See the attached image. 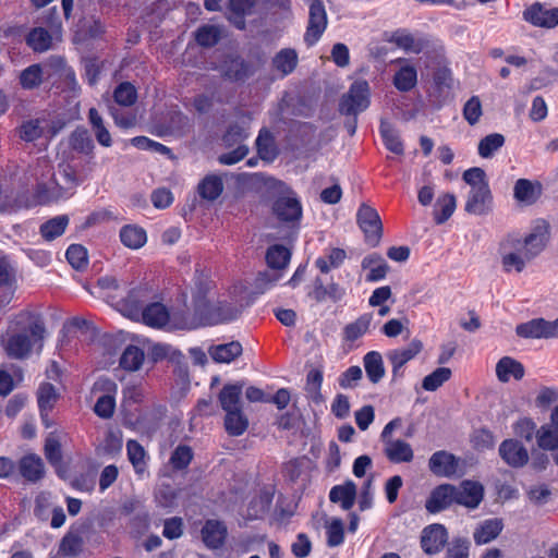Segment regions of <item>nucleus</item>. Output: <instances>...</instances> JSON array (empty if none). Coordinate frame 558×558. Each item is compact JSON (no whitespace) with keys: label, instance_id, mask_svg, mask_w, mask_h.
<instances>
[{"label":"nucleus","instance_id":"nucleus-1","mask_svg":"<svg viewBox=\"0 0 558 558\" xmlns=\"http://www.w3.org/2000/svg\"><path fill=\"white\" fill-rule=\"evenodd\" d=\"M548 241L549 225L545 220H537L525 236L508 233L498 245L504 272L521 274L526 264L545 250Z\"/></svg>","mask_w":558,"mask_h":558},{"label":"nucleus","instance_id":"nucleus-2","mask_svg":"<svg viewBox=\"0 0 558 558\" xmlns=\"http://www.w3.org/2000/svg\"><path fill=\"white\" fill-rule=\"evenodd\" d=\"M24 327L19 331L8 333L3 339V347L7 354L13 359H25L29 355L33 348L43 347L45 337V326L43 320L29 313L22 314Z\"/></svg>","mask_w":558,"mask_h":558},{"label":"nucleus","instance_id":"nucleus-3","mask_svg":"<svg viewBox=\"0 0 558 558\" xmlns=\"http://www.w3.org/2000/svg\"><path fill=\"white\" fill-rule=\"evenodd\" d=\"M462 180L470 186L464 210L473 216H487L494 209V196L486 172L480 167L465 170Z\"/></svg>","mask_w":558,"mask_h":558},{"label":"nucleus","instance_id":"nucleus-4","mask_svg":"<svg viewBox=\"0 0 558 558\" xmlns=\"http://www.w3.org/2000/svg\"><path fill=\"white\" fill-rule=\"evenodd\" d=\"M209 290V286L207 282L199 281L196 284V290L193 293V302H194V311L201 320H205L207 323H219L225 320H231L238 317L240 311L239 308L231 305H222L220 304L217 308L216 317L209 314V305L206 300V293Z\"/></svg>","mask_w":558,"mask_h":558},{"label":"nucleus","instance_id":"nucleus-5","mask_svg":"<svg viewBox=\"0 0 558 558\" xmlns=\"http://www.w3.org/2000/svg\"><path fill=\"white\" fill-rule=\"evenodd\" d=\"M356 222L364 233L365 242L375 247L383 236V222L375 208L362 204L356 213Z\"/></svg>","mask_w":558,"mask_h":558},{"label":"nucleus","instance_id":"nucleus-6","mask_svg":"<svg viewBox=\"0 0 558 558\" xmlns=\"http://www.w3.org/2000/svg\"><path fill=\"white\" fill-rule=\"evenodd\" d=\"M369 106V85L366 81L354 82L349 92L342 96L340 112L347 116H355Z\"/></svg>","mask_w":558,"mask_h":558},{"label":"nucleus","instance_id":"nucleus-7","mask_svg":"<svg viewBox=\"0 0 558 558\" xmlns=\"http://www.w3.org/2000/svg\"><path fill=\"white\" fill-rule=\"evenodd\" d=\"M515 333L523 339L558 338V318L551 322L544 318H533L517 325Z\"/></svg>","mask_w":558,"mask_h":558},{"label":"nucleus","instance_id":"nucleus-8","mask_svg":"<svg viewBox=\"0 0 558 558\" xmlns=\"http://www.w3.org/2000/svg\"><path fill=\"white\" fill-rule=\"evenodd\" d=\"M310 4L308 25L304 40L308 46L314 45L327 27V13L322 0H307Z\"/></svg>","mask_w":558,"mask_h":558},{"label":"nucleus","instance_id":"nucleus-9","mask_svg":"<svg viewBox=\"0 0 558 558\" xmlns=\"http://www.w3.org/2000/svg\"><path fill=\"white\" fill-rule=\"evenodd\" d=\"M502 461L513 468L521 469L525 466L530 460L529 451L519 439H505L498 449Z\"/></svg>","mask_w":558,"mask_h":558},{"label":"nucleus","instance_id":"nucleus-10","mask_svg":"<svg viewBox=\"0 0 558 558\" xmlns=\"http://www.w3.org/2000/svg\"><path fill=\"white\" fill-rule=\"evenodd\" d=\"M523 19L536 27L554 28L558 25V8L547 9L535 2L523 11Z\"/></svg>","mask_w":558,"mask_h":558},{"label":"nucleus","instance_id":"nucleus-11","mask_svg":"<svg viewBox=\"0 0 558 558\" xmlns=\"http://www.w3.org/2000/svg\"><path fill=\"white\" fill-rule=\"evenodd\" d=\"M423 349L422 341L413 339L405 348L395 349L387 353V359L392 366V377H401V368L414 359Z\"/></svg>","mask_w":558,"mask_h":558},{"label":"nucleus","instance_id":"nucleus-12","mask_svg":"<svg viewBox=\"0 0 558 558\" xmlns=\"http://www.w3.org/2000/svg\"><path fill=\"white\" fill-rule=\"evenodd\" d=\"M272 211L278 220L292 223H298L302 217V206L296 197L280 196L272 205Z\"/></svg>","mask_w":558,"mask_h":558},{"label":"nucleus","instance_id":"nucleus-13","mask_svg":"<svg viewBox=\"0 0 558 558\" xmlns=\"http://www.w3.org/2000/svg\"><path fill=\"white\" fill-rule=\"evenodd\" d=\"M456 486L451 484H441L435 487L426 500V510L429 513H437L449 508L456 504Z\"/></svg>","mask_w":558,"mask_h":558},{"label":"nucleus","instance_id":"nucleus-14","mask_svg":"<svg viewBox=\"0 0 558 558\" xmlns=\"http://www.w3.org/2000/svg\"><path fill=\"white\" fill-rule=\"evenodd\" d=\"M456 504L470 509H475L484 498V487L474 481H463L456 486Z\"/></svg>","mask_w":558,"mask_h":558},{"label":"nucleus","instance_id":"nucleus-15","mask_svg":"<svg viewBox=\"0 0 558 558\" xmlns=\"http://www.w3.org/2000/svg\"><path fill=\"white\" fill-rule=\"evenodd\" d=\"M448 539V533L444 525L432 524L425 527L421 535L422 549L427 555L439 553Z\"/></svg>","mask_w":558,"mask_h":558},{"label":"nucleus","instance_id":"nucleus-16","mask_svg":"<svg viewBox=\"0 0 558 558\" xmlns=\"http://www.w3.org/2000/svg\"><path fill=\"white\" fill-rule=\"evenodd\" d=\"M428 468L436 476L450 477L457 473L458 459L448 451H436L429 458Z\"/></svg>","mask_w":558,"mask_h":558},{"label":"nucleus","instance_id":"nucleus-17","mask_svg":"<svg viewBox=\"0 0 558 558\" xmlns=\"http://www.w3.org/2000/svg\"><path fill=\"white\" fill-rule=\"evenodd\" d=\"M204 544L210 549H218L223 546L228 530L226 524L219 520H207L201 531Z\"/></svg>","mask_w":558,"mask_h":558},{"label":"nucleus","instance_id":"nucleus-18","mask_svg":"<svg viewBox=\"0 0 558 558\" xmlns=\"http://www.w3.org/2000/svg\"><path fill=\"white\" fill-rule=\"evenodd\" d=\"M383 444L384 453L392 463H409L414 458L411 445L402 439H389Z\"/></svg>","mask_w":558,"mask_h":558},{"label":"nucleus","instance_id":"nucleus-19","mask_svg":"<svg viewBox=\"0 0 558 558\" xmlns=\"http://www.w3.org/2000/svg\"><path fill=\"white\" fill-rule=\"evenodd\" d=\"M524 374L523 364L513 357L504 356L496 364V376L501 383H508L511 377L521 380Z\"/></svg>","mask_w":558,"mask_h":558},{"label":"nucleus","instance_id":"nucleus-20","mask_svg":"<svg viewBox=\"0 0 558 558\" xmlns=\"http://www.w3.org/2000/svg\"><path fill=\"white\" fill-rule=\"evenodd\" d=\"M19 470L21 475L32 483L38 482L45 474L44 462L35 453L24 456L19 462Z\"/></svg>","mask_w":558,"mask_h":558},{"label":"nucleus","instance_id":"nucleus-21","mask_svg":"<svg viewBox=\"0 0 558 558\" xmlns=\"http://www.w3.org/2000/svg\"><path fill=\"white\" fill-rule=\"evenodd\" d=\"M308 295L318 303L327 300L336 303L344 295V289L336 282L324 286L323 280L320 278H316L314 281V288Z\"/></svg>","mask_w":558,"mask_h":558},{"label":"nucleus","instance_id":"nucleus-22","mask_svg":"<svg viewBox=\"0 0 558 558\" xmlns=\"http://www.w3.org/2000/svg\"><path fill=\"white\" fill-rule=\"evenodd\" d=\"M329 499L333 504H340L343 510H350L356 499V485L347 481L342 485L333 486L329 492Z\"/></svg>","mask_w":558,"mask_h":558},{"label":"nucleus","instance_id":"nucleus-23","mask_svg":"<svg viewBox=\"0 0 558 558\" xmlns=\"http://www.w3.org/2000/svg\"><path fill=\"white\" fill-rule=\"evenodd\" d=\"M504 522L499 518L488 519L478 524L473 533L475 544H487L499 536Z\"/></svg>","mask_w":558,"mask_h":558},{"label":"nucleus","instance_id":"nucleus-24","mask_svg":"<svg viewBox=\"0 0 558 558\" xmlns=\"http://www.w3.org/2000/svg\"><path fill=\"white\" fill-rule=\"evenodd\" d=\"M142 318L149 327L162 328L170 320V313L163 304L155 302L143 308Z\"/></svg>","mask_w":558,"mask_h":558},{"label":"nucleus","instance_id":"nucleus-25","mask_svg":"<svg viewBox=\"0 0 558 558\" xmlns=\"http://www.w3.org/2000/svg\"><path fill=\"white\" fill-rule=\"evenodd\" d=\"M542 185L536 182L533 183L527 179H519L514 183L513 196L514 198L523 204H534L541 195Z\"/></svg>","mask_w":558,"mask_h":558},{"label":"nucleus","instance_id":"nucleus-26","mask_svg":"<svg viewBox=\"0 0 558 558\" xmlns=\"http://www.w3.org/2000/svg\"><path fill=\"white\" fill-rule=\"evenodd\" d=\"M254 72L253 65L239 57L229 59L223 66L225 76L234 82L245 81Z\"/></svg>","mask_w":558,"mask_h":558},{"label":"nucleus","instance_id":"nucleus-27","mask_svg":"<svg viewBox=\"0 0 558 558\" xmlns=\"http://www.w3.org/2000/svg\"><path fill=\"white\" fill-rule=\"evenodd\" d=\"M244 384L225 385L219 392V402L225 411L241 409V395Z\"/></svg>","mask_w":558,"mask_h":558},{"label":"nucleus","instance_id":"nucleus-28","mask_svg":"<svg viewBox=\"0 0 558 558\" xmlns=\"http://www.w3.org/2000/svg\"><path fill=\"white\" fill-rule=\"evenodd\" d=\"M362 268L369 270L366 276L367 281H378L386 277L389 266L379 254L374 253L364 257Z\"/></svg>","mask_w":558,"mask_h":558},{"label":"nucleus","instance_id":"nucleus-29","mask_svg":"<svg viewBox=\"0 0 558 558\" xmlns=\"http://www.w3.org/2000/svg\"><path fill=\"white\" fill-rule=\"evenodd\" d=\"M126 452L135 473L143 476L147 468V454L144 447L138 441L130 439L126 442Z\"/></svg>","mask_w":558,"mask_h":558},{"label":"nucleus","instance_id":"nucleus-30","mask_svg":"<svg viewBox=\"0 0 558 558\" xmlns=\"http://www.w3.org/2000/svg\"><path fill=\"white\" fill-rule=\"evenodd\" d=\"M69 221L70 219L66 215L56 216L40 226L39 233L44 240L53 241L64 233Z\"/></svg>","mask_w":558,"mask_h":558},{"label":"nucleus","instance_id":"nucleus-31","mask_svg":"<svg viewBox=\"0 0 558 558\" xmlns=\"http://www.w3.org/2000/svg\"><path fill=\"white\" fill-rule=\"evenodd\" d=\"M58 399L59 393L57 392L52 384L44 383L39 386L37 391V402L43 418H46L48 416L49 412L52 410Z\"/></svg>","mask_w":558,"mask_h":558},{"label":"nucleus","instance_id":"nucleus-32","mask_svg":"<svg viewBox=\"0 0 558 558\" xmlns=\"http://www.w3.org/2000/svg\"><path fill=\"white\" fill-rule=\"evenodd\" d=\"M363 362L368 379L373 384L379 383L385 376V367L381 354L376 351H371L364 356Z\"/></svg>","mask_w":558,"mask_h":558},{"label":"nucleus","instance_id":"nucleus-33","mask_svg":"<svg viewBox=\"0 0 558 558\" xmlns=\"http://www.w3.org/2000/svg\"><path fill=\"white\" fill-rule=\"evenodd\" d=\"M25 41L35 52H44L52 47V36L44 27L33 28L27 34Z\"/></svg>","mask_w":558,"mask_h":558},{"label":"nucleus","instance_id":"nucleus-34","mask_svg":"<svg viewBox=\"0 0 558 558\" xmlns=\"http://www.w3.org/2000/svg\"><path fill=\"white\" fill-rule=\"evenodd\" d=\"M298 64V53L294 49L286 48L280 50L272 59V66L276 71L286 76L294 71Z\"/></svg>","mask_w":558,"mask_h":558},{"label":"nucleus","instance_id":"nucleus-35","mask_svg":"<svg viewBox=\"0 0 558 558\" xmlns=\"http://www.w3.org/2000/svg\"><path fill=\"white\" fill-rule=\"evenodd\" d=\"M457 206L456 196L452 193H446L437 198L434 209V219L437 225L447 221L453 214Z\"/></svg>","mask_w":558,"mask_h":558},{"label":"nucleus","instance_id":"nucleus-36","mask_svg":"<svg viewBox=\"0 0 558 558\" xmlns=\"http://www.w3.org/2000/svg\"><path fill=\"white\" fill-rule=\"evenodd\" d=\"M242 344L239 341H232L219 344L210 350V355L218 363H230L242 354Z\"/></svg>","mask_w":558,"mask_h":558},{"label":"nucleus","instance_id":"nucleus-37","mask_svg":"<svg viewBox=\"0 0 558 558\" xmlns=\"http://www.w3.org/2000/svg\"><path fill=\"white\" fill-rule=\"evenodd\" d=\"M248 426V421L241 409L226 411L225 427L229 435L240 436Z\"/></svg>","mask_w":558,"mask_h":558},{"label":"nucleus","instance_id":"nucleus-38","mask_svg":"<svg viewBox=\"0 0 558 558\" xmlns=\"http://www.w3.org/2000/svg\"><path fill=\"white\" fill-rule=\"evenodd\" d=\"M88 120L92 125L93 132L96 136L97 142L105 147L112 145V138L104 124V120L99 112L95 108H90L88 111Z\"/></svg>","mask_w":558,"mask_h":558},{"label":"nucleus","instance_id":"nucleus-39","mask_svg":"<svg viewBox=\"0 0 558 558\" xmlns=\"http://www.w3.org/2000/svg\"><path fill=\"white\" fill-rule=\"evenodd\" d=\"M380 134L388 150L397 155L403 154L404 148L399 133L389 122L381 120Z\"/></svg>","mask_w":558,"mask_h":558},{"label":"nucleus","instance_id":"nucleus-40","mask_svg":"<svg viewBox=\"0 0 558 558\" xmlns=\"http://www.w3.org/2000/svg\"><path fill=\"white\" fill-rule=\"evenodd\" d=\"M537 445L543 450L558 449V427L551 423L541 426L536 432Z\"/></svg>","mask_w":558,"mask_h":558},{"label":"nucleus","instance_id":"nucleus-41","mask_svg":"<svg viewBox=\"0 0 558 558\" xmlns=\"http://www.w3.org/2000/svg\"><path fill=\"white\" fill-rule=\"evenodd\" d=\"M223 190L222 180L214 174L205 177L198 184V193L202 198L215 201L220 196Z\"/></svg>","mask_w":558,"mask_h":558},{"label":"nucleus","instance_id":"nucleus-42","mask_svg":"<svg viewBox=\"0 0 558 558\" xmlns=\"http://www.w3.org/2000/svg\"><path fill=\"white\" fill-rule=\"evenodd\" d=\"M417 83V72L412 65L402 66L393 76V84L400 92H409Z\"/></svg>","mask_w":558,"mask_h":558},{"label":"nucleus","instance_id":"nucleus-43","mask_svg":"<svg viewBox=\"0 0 558 558\" xmlns=\"http://www.w3.org/2000/svg\"><path fill=\"white\" fill-rule=\"evenodd\" d=\"M64 189L60 186L57 182L51 181L49 183H38L36 187V199L37 202L44 204L52 201H58L61 197L65 196Z\"/></svg>","mask_w":558,"mask_h":558},{"label":"nucleus","instance_id":"nucleus-44","mask_svg":"<svg viewBox=\"0 0 558 558\" xmlns=\"http://www.w3.org/2000/svg\"><path fill=\"white\" fill-rule=\"evenodd\" d=\"M69 142L71 148L81 154L92 155L95 148L94 142L86 129L73 131Z\"/></svg>","mask_w":558,"mask_h":558},{"label":"nucleus","instance_id":"nucleus-45","mask_svg":"<svg viewBox=\"0 0 558 558\" xmlns=\"http://www.w3.org/2000/svg\"><path fill=\"white\" fill-rule=\"evenodd\" d=\"M291 257V252L283 245H272L267 250L266 262L271 269H283Z\"/></svg>","mask_w":558,"mask_h":558},{"label":"nucleus","instance_id":"nucleus-46","mask_svg":"<svg viewBox=\"0 0 558 558\" xmlns=\"http://www.w3.org/2000/svg\"><path fill=\"white\" fill-rule=\"evenodd\" d=\"M222 29L217 25H203L195 32V40L202 47H213L221 38Z\"/></svg>","mask_w":558,"mask_h":558},{"label":"nucleus","instance_id":"nucleus-47","mask_svg":"<svg viewBox=\"0 0 558 558\" xmlns=\"http://www.w3.org/2000/svg\"><path fill=\"white\" fill-rule=\"evenodd\" d=\"M283 474L292 483H305L308 478L307 462L300 459L291 460L286 463Z\"/></svg>","mask_w":558,"mask_h":558},{"label":"nucleus","instance_id":"nucleus-48","mask_svg":"<svg viewBox=\"0 0 558 558\" xmlns=\"http://www.w3.org/2000/svg\"><path fill=\"white\" fill-rule=\"evenodd\" d=\"M121 242L130 248H140L146 242V232L138 227L125 226L120 231Z\"/></svg>","mask_w":558,"mask_h":558},{"label":"nucleus","instance_id":"nucleus-49","mask_svg":"<svg viewBox=\"0 0 558 558\" xmlns=\"http://www.w3.org/2000/svg\"><path fill=\"white\" fill-rule=\"evenodd\" d=\"M257 153L258 156L267 161H271L277 156V149L274 142V138L269 131L260 130L258 137L256 140Z\"/></svg>","mask_w":558,"mask_h":558},{"label":"nucleus","instance_id":"nucleus-50","mask_svg":"<svg viewBox=\"0 0 558 558\" xmlns=\"http://www.w3.org/2000/svg\"><path fill=\"white\" fill-rule=\"evenodd\" d=\"M391 41L399 48L412 53H420L427 45L424 39H416L411 34L399 32L392 35Z\"/></svg>","mask_w":558,"mask_h":558},{"label":"nucleus","instance_id":"nucleus-51","mask_svg":"<svg viewBox=\"0 0 558 558\" xmlns=\"http://www.w3.org/2000/svg\"><path fill=\"white\" fill-rule=\"evenodd\" d=\"M43 74L40 64H32L20 73V84L24 89L37 88L43 83Z\"/></svg>","mask_w":558,"mask_h":558},{"label":"nucleus","instance_id":"nucleus-52","mask_svg":"<svg viewBox=\"0 0 558 558\" xmlns=\"http://www.w3.org/2000/svg\"><path fill=\"white\" fill-rule=\"evenodd\" d=\"M144 352L135 345H129L121 355L120 366L126 371H137L144 361Z\"/></svg>","mask_w":558,"mask_h":558},{"label":"nucleus","instance_id":"nucleus-53","mask_svg":"<svg viewBox=\"0 0 558 558\" xmlns=\"http://www.w3.org/2000/svg\"><path fill=\"white\" fill-rule=\"evenodd\" d=\"M323 383V372L319 369H311L306 376L305 391L307 397L316 403L323 401V395L320 393V387Z\"/></svg>","mask_w":558,"mask_h":558},{"label":"nucleus","instance_id":"nucleus-54","mask_svg":"<svg viewBox=\"0 0 558 558\" xmlns=\"http://www.w3.org/2000/svg\"><path fill=\"white\" fill-rule=\"evenodd\" d=\"M505 144V136L499 133H493L478 143V154L483 158H490L495 151L501 148Z\"/></svg>","mask_w":558,"mask_h":558},{"label":"nucleus","instance_id":"nucleus-55","mask_svg":"<svg viewBox=\"0 0 558 558\" xmlns=\"http://www.w3.org/2000/svg\"><path fill=\"white\" fill-rule=\"evenodd\" d=\"M537 429L536 423L530 417H521L513 424V434L526 442L536 437Z\"/></svg>","mask_w":558,"mask_h":558},{"label":"nucleus","instance_id":"nucleus-56","mask_svg":"<svg viewBox=\"0 0 558 558\" xmlns=\"http://www.w3.org/2000/svg\"><path fill=\"white\" fill-rule=\"evenodd\" d=\"M451 377V369L448 367L436 368L427 375L422 383V387L427 391H435Z\"/></svg>","mask_w":558,"mask_h":558},{"label":"nucleus","instance_id":"nucleus-57","mask_svg":"<svg viewBox=\"0 0 558 558\" xmlns=\"http://www.w3.org/2000/svg\"><path fill=\"white\" fill-rule=\"evenodd\" d=\"M44 128L39 119L28 120L19 128V136L25 142H34L41 137Z\"/></svg>","mask_w":558,"mask_h":558},{"label":"nucleus","instance_id":"nucleus-58","mask_svg":"<svg viewBox=\"0 0 558 558\" xmlns=\"http://www.w3.org/2000/svg\"><path fill=\"white\" fill-rule=\"evenodd\" d=\"M372 317L369 315H363L360 318H357L354 323H351L347 325L344 328V338L348 341H354L359 339L361 336H363L369 325H371Z\"/></svg>","mask_w":558,"mask_h":558},{"label":"nucleus","instance_id":"nucleus-59","mask_svg":"<svg viewBox=\"0 0 558 558\" xmlns=\"http://www.w3.org/2000/svg\"><path fill=\"white\" fill-rule=\"evenodd\" d=\"M66 259L76 270H83L87 266L86 248L80 244H72L66 250Z\"/></svg>","mask_w":558,"mask_h":558},{"label":"nucleus","instance_id":"nucleus-60","mask_svg":"<svg viewBox=\"0 0 558 558\" xmlns=\"http://www.w3.org/2000/svg\"><path fill=\"white\" fill-rule=\"evenodd\" d=\"M247 125L233 123L230 124L227 132L223 135V143L231 147L233 145H242L241 143L248 136Z\"/></svg>","mask_w":558,"mask_h":558},{"label":"nucleus","instance_id":"nucleus-61","mask_svg":"<svg viewBox=\"0 0 558 558\" xmlns=\"http://www.w3.org/2000/svg\"><path fill=\"white\" fill-rule=\"evenodd\" d=\"M193 459L192 449L189 446H178L170 457V464L174 470L187 468Z\"/></svg>","mask_w":558,"mask_h":558},{"label":"nucleus","instance_id":"nucleus-62","mask_svg":"<svg viewBox=\"0 0 558 558\" xmlns=\"http://www.w3.org/2000/svg\"><path fill=\"white\" fill-rule=\"evenodd\" d=\"M113 97L119 105L131 106L135 102L137 95L134 86L129 82H124L114 89Z\"/></svg>","mask_w":558,"mask_h":558},{"label":"nucleus","instance_id":"nucleus-63","mask_svg":"<svg viewBox=\"0 0 558 558\" xmlns=\"http://www.w3.org/2000/svg\"><path fill=\"white\" fill-rule=\"evenodd\" d=\"M83 547V538L73 533H68L61 541L60 553L65 556H76Z\"/></svg>","mask_w":558,"mask_h":558},{"label":"nucleus","instance_id":"nucleus-64","mask_svg":"<svg viewBox=\"0 0 558 558\" xmlns=\"http://www.w3.org/2000/svg\"><path fill=\"white\" fill-rule=\"evenodd\" d=\"M470 542L465 538L453 539L446 551V558H469Z\"/></svg>","mask_w":558,"mask_h":558}]
</instances>
